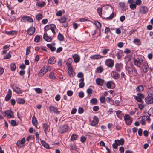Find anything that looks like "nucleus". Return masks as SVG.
Masks as SVG:
<instances>
[{"instance_id": "1", "label": "nucleus", "mask_w": 153, "mask_h": 153, "mask_svg": "<svg viewBox=\"0 0 153 153\" xmlns=\"http://www.w3.org/2000/svg\"><path fill=\"white\" fill-rule=\"evenodd\" d=\"M133 62L134 65L136 66L139 68H141L142 64L144 60L141 57L137 58L136 59L134 58Z\"/></svg>"}, {"instance_id": "2", "label": "nucleus", "mask_w": 153, "mask_h": 153, "mask_svg": "<svg viewBox=\"0 0 153 153\" xmlns=\"http://www.w3.org/2000/svg\"><path fill=\"white\" fill-rule=\"evenodd\" d=\"M124 143V140L123 138H121L120 140H116L114 143L112 144V147L114 149H116L119 145H123Z\"/></svg>"}, {"instance_id": "3", "label": "nucleus", "mask_w": 153, "mask_h": 153, "mask_svg": "<svg viewBox=\"0 0 153 153\" xmlns=\"http://www.w3.org/2000/svg\"><path fill=\"white\" fill-rule=\"evenodd\" d=\"M21 21L25 23H32L33 22V19L29 16H24L21 19Z\"/></svg>"}, {"instance_id": "4", "label": "nucleus", "mask_w": 153, "mask_h": 153, "mask_svg": "<svg viewBox=\"0 0 153 153\" xmlns=\"http://www.w3.org/2000/svg\"><path fill=\"white\" fill-rule=\"evenodd\" d=\"M126 70L128 71L129 74H132L134 75H136L137 74L136 69H134L131 67H128L126 68Z\"/></svg>"}, {"instance_id": "5", "label": "nucleus", "mask_w": 153, "mask_h": 153, "mask_svg": "<svg viewBox=\"0 0 153 153\" xmlns=\"http://www.w3.org/2000/svg\"><path fill=\"white\" fill-rule=\"evenodd\" d=\"M68 126L67 125H63L60 126L59 128L58 131L60 133H62L66 132L68 130Z\"/></svg>"}, {"instance_id": "6", "label": "nucleus", "mask_w": 153, "mask_h": 153, "mask_svg": "<svg viewBox=\"0 0 153 153\" xmlns=\"http://www.w3.org/2000/svg\"><path fill=\"white\" fill-rule=\"evenodd\" d=\"M105 63L108 67L112 68L114 66V61L111 59H108L105 61Z\"/></svg>"}, {"instance_id": "7", "label": "nucleus", "mask_w": 153, "mask_h": 153, "mask_svg": "<svg viewBox=\"0 0 153 153\" xmlns=\"http://www.w3.org/2000/svg\"><path fill=\"white\" fill-rule=\"evenodd\" d=\"M139 10L141 14H144L148 13L149 9L146 6H141L140 7Z\"/></svg>"}, {"instance_id": "8", "label": "nucleus", "mask_w": 153, "mask_h": 153, "mask_svg": "<svg viewBox=\"0 0 153 153\" xmlns=\"http://www.w3.org/2000/svg\"><path fill=\"white\" fill-rule=\"evenodd\" d=\"M11 87L13 91L17 94H22L23 92L20 88L16 86L14 87V85H12Z\"/></svg>"}, {"instance_id": "9", "label": "nucleus", "mask_w": 153, "mask_h": 153, "mask_svg": "<svg viewBox=\"0 0 153 153\" xmlns=\"http://www.w3.org/2000/svg\"><path fill=\"white\" fill-rule=\"evenodd\" d=\"M42 127L45 133L47 134L50 130L49 126L47 123H45L43 124Z\"/></svg>"}, {"instance_id": "10", "label": "nucleus", "mask_w": 153, "mask_h": 153, "mask_svg": "<svg viewBox=\"0 0 153 153\" xmlns=\"http://www.w3.org/2000/svg\"><path fill=\"white\" fill-rule=\"evenodd\" d=\"M6 115L9 118H13L14 115L13 114V112L11 110H7L4 111Z\"/></svg>"}, {"instance_id": "11", "label": "nucleus", "mask_w": 153, "mask_h": 153, "mask_svg": "<svg viewBox=\"0 0 153 153\" xmlns=\"http://www.w3.org/2000/svg\"><path fill=\"white\" fill-rule=\"evenodd\" d=\"M49 110L51 113H53L58 114L59 113V111L57 108L54 106H51L49 108Z\"/></svg>"}, {"instance_id": "12", "label": "nucleus", "mask_w": 153, "mask_h": 153, "mask_svg": "<svg viewBox=\"0 0 153 153\" xmlns=\"http://www.w3.org/2000/svg\"><path fill=\"white\" fill-rule=\"evenodd\" d=\"M145 101L147 104H152L153 103V98L152 96H149L145 98Z\"/></svg>"}, {"instance_id": "13", "label": "nucleus", "mask_w": 153, "mask_h": 153, "mask_svg": "<svg viewBox=\"0 0 153 153\" xmlns=\"http://www.w3.org/2000/svg\"><path fill=\"white\" fill-rule=\"evenodd\" d=\"M142 65H143V71L144 73L148 71V68H149L148 63L144 61Z\"/></svg>"}, {"instance_id": "14", "label": "nucleus", "mask_w": 153, "mask_h": 153, "mask_svg": "<svg viewBox=\"0 0 153 153\" xmlns=\"http://www.w3.org/2000/svg\"><path fill=\"white\" fill-rule=\"evenodd\" d=\"M12 95V92L11 90L9 89L5 98V100L6 101H9L11 98Z\"/></svg>"}, {"instance_id": "15", "label": "nucleus", "mask_w": 153, "mask_h": 153, "mask_svg": "<svg viewBox=\"0 0 153 153\" xmlns=\"http://www.w3.org/2000/svg\"><path fill=\"white\" fill-rule=\"evenodd\" d=\"M104 56L99 54H95L91 56L90 58L93 60L99 59L103 58Z\"/></svg>"}, {"instance_id": "16", "label": "nucleus", "mask_w": 153, "mask_h": 153, "mask_svg": "<svg viewBox=\"0 0 153 153\" xmlns=\"http://www.w3.org/2000/svg\"><path fill=\"white\" fill-rule=\"evenodd\" d=\"M116 56L118 59H120L122 58V56L123 54V51L121 50L118 49L117 50Z\"/></svg>"}, {"instance_id": "17", "label": "nucleus", "mask_w": 153, "mask_h": 153, "mask_svg": "<svg viewBox=\"0 0 153 153\" xmlns=\"http://www.w3.org/2000/svg\"><path fill=\"white\" fill-rule=\"evenodd\" d=\"M35 31V28L32 27L29 28L27 30V34L29 35H32L33 34Z\"/></svg>"}, {"instance_id": "18", "label": "nucleus", "mask_w": 153, "mask_h": 153, "mask_svg": "<svg viewBox=\"0 0 153 153\" xmlns=\"http://www.w3.org/2000/svg\"><path fill=\"white\" fill-rule=\"evenodd\" d=\"M47 72V70L44 67L40 71L38 74V76L40 77L43 76Z\"/></svg>"}, {"instance_id": "19", "label": "nucleus", "mask_w": 153, "mask_h": 153, "mask_svg": "<svg viewBox=\"0 0 153 153\" xmlns=\"http://www.w3.org/2000/svg\"><path fill=\"white\" fill-rule=\"evenodd\" d=\"M43 37L44 39L46 41L48 42H50L52 40V38L48 36L47 32H45L43 35Z\"/></svg>"}, {"instance_id": "20", "label": "nucleus", "mask_w": 153, "mask_h": 153, "mask_svg": "<svg viewBox=\"0 0 153 153\" xmlns=\"http://www.w3.org/2000/svg\"><path fill=\"white\" fill-rule=\"evenodd\" d=\"M115 68L117 71L120 72L123 68L122 64L121 63H116L115 65Z\"/></svg>"}, {"instance_id": "21", "label": "nucleus", "mask_w": 153, "mask_h": 153, "mask_svg": "<svg viewBox=\"0 0 153 153\" xmlns=\"http://www.w3.org/2000/svg\"><path fill=\"white\" fill-rule=\"evenodd\" d=\"M72 57L74 59V61L76 63H78L79 62L80 57L79 55L75 54L72 56Z\"/></svg>"}, {"instance_id": "22", "label": "nucleus", "mask_w": 153, "mask_h": 153, "mask_svg": "<svg viewBox=\"0 0 153 153\" xmlns=\"http://www.w3.org/2000/svg\"><path fill=\"white\" fill-rule=\"evenodd\" d=\"M98 121L99 120L98 117L97 116H94L93 118V120L92 121L91 123V125L93 126H95L98 123Z\"/></svg>"}, {"instance_id": "23", "label": "nucleus", "mask_w": 153, "mask_h": 153, "mask_svg": "<svg viewBox=\"0 0 153 153\" xmlns=\"http://www.w3.org/2000/svg\"><path fill=\"white\" fill-rule=\"evenodd\" d=\"M104 80L100 78H98L96 79L97 84L100 86H102L103 85Z\"/></svg>"}, {"instance_id": "24", "label": "nucleus", "mask_w": 153, "mask_h": 153, "mask_svg": "<svg viewBox=\"0 0 153 153\" xmlns=\"http://www.w3.org/2000/svg\"><path fill=\"white\" fill-rule=\"evenodd\" d=\"M25 138H22L21 141H18L16 144L19 147H22V146H21V144L23 145L25 143Z\"/></svg>"}, {"instance_id": "25", "label": "nucleus", "mask_w": 153, "mask_h": 153, "mask_svg": "<svg viewBox=\"0 0 153 153\" xmlns=\"http://www.w3.org/2000/svg\"><path fill=\"white\" fill-rule=\"evenodd\" d=\"M116 114L117 117L120 119H121L124 115L122 111L120 110H117V111L116 112Z\"/></svg>"}, {"instance_id": "26", "label": "nucleus", "mask_w": 153, "mask_h": 153, "mask_svg": "<svg viewBox=\"0 0 153 153\" xmlns=\"http://www.w3.org/2000/svg\"><path fill=\"white\" fill-rule=\"evenodd\" d=\"M56 62V60L54 56H52L50 58L48 61V63L51 64H54Z\"/></svg>"}, {"instance_id": "27", "label": "nucleus", "mask_w": 153, "mask_h": 153, "mask_svg": "<svg viewBox=\"0 0 153 153\" xmlns=\"http://www.w3.org/2000/svg\"><path fill=\"white\" fill-rule=\"evenodd\" d=\"M103 70L104 69L101 66H100L97 68L95 71L97 73H101L103 71Z\"/></svg>"}, {"instance_id": "28", "label": "nucleus", "mask_w": 153, "mask_h": 153, "mask_svg": "<svg viewBox=\"0 0 153 153\" xmlns=\"http://www.w3.org/2000/svg\"><path fill=\"white\" fill-rule=\"evenodd\" d=\"M46 5V3L43 1H42V3H40V2H37L36 4V5L38 7L42 8Z\"/></svg>"}, {"instance_id": "29", "label": "nucleus", "mask_w": 153, "mask_h": 153, "mask_svg": "<svg viewBox=\"0 0 153 153\" xmlns=\"http://www.w3.org/2000/svg\"><path fill=\"white\" fill-rule=\"evenodd\" d=\"M114 84V82L113 81H110L107 82L106 84V86L107 88H112V85Z\"/></svg>"}, {"instance_id": "30", "label": "nucleus", "mask_w": 153, "mask_h": 153, "mask_svg": "<svg viewBox=\"0 0 153 153\" xmlns=\"http://www.w3.org/2000/svg\"><path fill=\"white\" fill-rule=\"evenodd\" d=\"M144 90V87L143 86L140 85L137 86L136 88V90L137 91L141 92H142Z\"/></svg>"}, {"instance_id": "31", "label": "nucleus", "mask_w": 153, "mask_h": 153, "mask_svg": "<svg viewBox=\"0 0 153 153\" xmlns=\"http://www.w3.org/2000/svg\"><path fill=\"white\" fill-rule=\"evenodd\" d=\"M5 33L7 35H16L17 32L15 30L11 31H6L5 32Z\"/></svg>"}, {"instance_id": "32", "label": "nucleus", "mask_w": 153, "mask_h": 153, "mask_svg": "<svg viewBox=\"0 0 153 153\" xmlns=\"http://www.w3.org/2000/svg\"><path fill=\"white\" fill-rule=\"evenodd\" d=\"M47 46L48 47L52 52L55 51L56 50V48L52 46V45L50 44H48L47 45Z\"/></svg>"}, {"instance_id": "33", "label": "nucleus", "mask_w": 153, "mask_h": 153, "mask_svg": "<svg viewBox=\"0 0 153 153\" xmlns=\"http://www.w3.org/2000/svg\"><path fill=\"white\" fill-rule=\"evenodd\" d=\"M133 42L138 46H139L141 45V42L138 39H134V40Z\"/></svg>"}, {"instance_id": "34", "label": "nucleus", "mask_w": 153, "mask_h": 153, "mask_svg": "<svg viewBox=\"0 0 153 153\" xmlns=\"http://www.w3.org/2000/svg\"><path fill=\"white\" fill-rule=\"evenodd\" d=\"M131 56L130 55H126L124 58L125 62L127 63L131 60Z\"/></svg>"}, {"instance_id": "35", "label": "nucleus", "mask_w": 153, "mask_h": 153, "mask_svg": "<svg viewBox=\"0 0 153 153\" xmlns=\"http://www.w3.org/2000/svg\"><path fill=\"white\" fill-rule=\"evenodd\" d=\"M52 25L51 26L50 29L51 30L54 34H55L56 32L55 31V28H56V26L54 24H51Z\"/></svg>"}, {"instance_id": "36", "label": "nucleus", "mask_w": 153, "mask_h": 153, "mask_svg": "<svg viewBox=\"0 0 153 153\" xmlns=\"http://www.w3.org/2000/svg\"><path fill=\"white\" fill-rule=\"evenodd\" d=\"M32 124L37 128L36 126H37V121L35 117H33L32 118Z\"/></svg>"}, {"instance_id": "37", "label": "nucleus", "mask_w": 153, "mask_h": 153, "mask_svg": "<svg viewBox=\"0 0 153 153\" xmlns=\"http://www.w3.org/2000/svg\"><path fill=\"white\" fill-rule=\"evenodd\" d=\"M41 143L42 145L45 148L48 149L49 148V145L46 143L45 141L42 140L41 141Z\"/></svg>"}, {"instance_id": "38", "label": "nucleus", "mask_w": 153, "mask_h": 153, "mask_svg": "<svg viewBox=\"0 0 153 153\" xmlns=\"http://www.w3.org/2000/svg\"><path fill=\"white\" fill-rule=\"evenodd\" d=\"M120 74L117 72H115L112 77L115 79H117L120 77Z\"/></svg>"}, {"instance_id": "39", "label": "nucleus", "mask_w": 153, "mask_h": 153, "mask_svg": "<svg viewBox=\"0 0 153 153\" xmlns=\"http://www.w3.org/2000/svg\"><path fill=\"white\" fill-rule=\"evenodd\" d=\"M58 39L60 41H62L64 40V37L63 35L59 33L58 36Z\"/></svg>"}, {"instance_id": "40", "label": "nucleus", "mask_w": 153, "mask_h": 153, "mask_svg": "<svg viewBox=\"0 0 153 153\" xmlns=\"http://www.w3.org/2000/svg\"><path fill=\"white\" fill-rule=\"evenodd\" d=\"M17 103L19 104H24L25 102L24 100L22 98H18L16 100Z\"/></svg>"}, {"instance_id": "41", "label": "nucleus", "mask_w": 153, "mask_h": 153, "mask_svg": "<svg viewBox=\"0 0 153 153\" xmlns=\"http://www.w3.org/2000/svg\"><path fill=\"white\" fill-rule=\"evenodd\" d=\"M115 52V53H116V51L115 50H112L111 51L109 54V56L110 57H111L113 59H114L115 57V54L114 53V52Z\"/></svg>"}, {"instance_id": "42", "label": "nucleus", "mask_w": 153, "mask_h": 153, "mask_svg": "<svg viewBox=\"0 0 153 153\" xmlns=\"http://www.w3.org/2000/svg\"><path fill=\"white\" fill-rule=\"evenodd\" d=\"M66 18L65 17H61L60 19H58V20L61 23H64L66 20Z\"/></svg>"}, {"instance_id": "43", "label": "nucleus", "mask_w": 153, "mask_h": 153, "mask_svg": "<svg viewBox=\"0 0 153 153\" xmlns=\"http://www.w3.org/2000/svg\"><path fill=\"white\" fill-rule=\"evenodd\" d=\"M102 7H99L97 9V12L98 13L99 15L101 16L102 14Z\"/></svg>"}, {"instance_id": "44", "label": "nucleus", "mask_w": 153, "mask_h": 153, "mask_svg": "<svg viewBox=\"0 0 153 153\" xmlns=\"http://www.w3.org/2000/svg\"><path fill=\"white\" fill-rule=\"evenodd\" d=\"M73 62V60L72 58H69L67 62H66V65H67V66H71V64Z\"/></svg>"}, {"instance_id": "45", "label": "nucleus", "mask_w": 153, "mask_h": 153, "mask_svg": "<svg viewBox=\"0 0 153 153\" xmlns=\"http://www.w3.org/2000/svg\"><path fill=\"white\" fill-rule=\"evenodd\" d=\"M148 93L149 94L153 95V87H152L149 88L148 91Z\"/></svg>"}, {"instance_id": "46", "label": "nucleus", "mask_w": 153, "mask_h": 153, "mask_svg": "<svg viewBox=\"0 0 153 153\" xmlns=\"http://www.w3.org/2000/svg\"><path fill=\"white\" fill-rule=\"evenodd\" d=\"M49 77L50 79H55L56 78L55 76L54 73L53 72H51L49 74Z\"/></svg>"}, {"instance_id": "47", "label": "nucleus", "mask_w": 153, "mask_h": 153, "mask_svg": "<svg viewBox=\"0 0 153 153\" xmlns=\"http://www.w3.org/2000/svg\"><path fill=\"white\" fill-rule=\"evenodd\" d=\"M70 148L72 150H76L77 149V148L76 145L74 144H71L69 146Z\"/></svg>"}, {"instance_id": "48", "label": "nucleus", "mask_w": 153, "mask_h": 153, "mask_svg": "<svg viewBox=\"0 0 153 153\" xmlns=\"http://www.w3.org/2000/svg\"><path fill=\"white\" fill-rule=\"evenodd\" d=\"M90 102L94 105L96 104L97 102V100L95 98H93L90 100Z\"/></svg>"}, {"instance_id": "49", "label": "nucleus", "mask_w": 153, "mask_h": 153, "mask_svg": "<svg viewBox=\"0 0 153 153\" xmlns=\"http://www.w3.org/2000/svg\"><path fill=\"white\" fill-rule=\"evenodd\" d=\"M40 39V36L39 35H36L35 37L34 41L35 42H39Z\"/></svg>"}, {"instance_id": "50", "label": "nucleus", "mask_w": 153, "mask_h": 153, "mask_svg": "<svg viewBox=\"0 0 153 153\" xmlns=\"http://www.w3.org/2000/svg\"><path fill=\"white\" fill-rule=\"evenodd\" d=\"M105 98L104 96H102L100 98V101L102 103H105Z\"/></svg>"}, {"instance_id": "51", "label": "nucleus", "mask_w": 153, "mask_h": 153, "mask_svg": "<svg viewBox=\"0 0 153 153\" xmlns=\"http://www.w3.org/2000/svg\"><path fill=\"white\" fill-rule=\"evenodd\" d=\"M134 97L136 100L138 102H141L143 101L142 99L139 97H137V96H134Z\"/></svg>"}, {"instance_id": "52", "label": "nucleus", "mask_w": 153, "mask_h": 153, "mask_svg": "<svg viewBox=\"0 0 153 153\" xmlns=\"http://www.w3.org/2000/svg\"><path fill=\"white\" fill-rule=\"evenodd\" d=\"M10 66L11 70L12 71H14L15 70L16 68V66L15 64L12 63L11 64Z\"/></svg>"}, {"instance_id": "53", "label": "nucleus", "mask_w": 153, "mask_h": 153, "mask_svg": "<svg viewBox=\"0 0 153 153\" xmlns=\"http://www.w3.org/2000/svg\"><path fill=\"white\" fill-rule=\"evenodd\" d=\"M125 121V123L126 125H130L132 121V120L131 118Z\"/></svg>"}, {"instance_id": "54", "label": "nucleus", "mask_w": 153, "mask_h": 153, "mask_svg": "<svg viewBox=\"0 0 153 153\" xmlns=\"http://www.w3.org/2000/svg\"><path fill=\"white\" fill-rule=\"evenodd\" d=\"M35 91L38 94H40L42 93V90L39 88H37L34 89Z\"/></svg>"}, {"instance_id": "55", "label": "nucleus", "mask_w": 153, "mask_h": 153, "mask_svg": "<svg viewBox=\"0 0 153 153\" xmlns=\"http://www.w3.org/2000/svg\"><path fill=\"white\" fill-rule=\"evenodd\" d=\"M43 16L42 14H37L36 16V19L38 20H40L42 18Z\"/></svg>"}, {"instance_id": "56", "label": "nucleus", "mask_w": 153, "mask_h": 153, "mask_svg": "<svg viewBox=\"0 0 153 153\" xmlns=\"http://www.w3.org/2000/svg\"><path fill=\"white\" fill-rule=\"evenodd\" d=\"M51 25H52L51 24L48 25L45 27L44 29L45 32H46L48 30L50 29V27Z\"/></svg>"}, {"instance_id": "57", "label": "nucleus", "mask_w": 153, "mask_h": 153, "mask_svg": "<svg viewBox=\"0 0 153 153\" xmlns=\"http://www.w3.org/2000/svg\"><path fill=\"white\" fill-rule=\"evenodd\" d=\"M95 24L96 26L97 29L100 28L101 24L100 22L98 21H95Z\"/></svg>"}, {"instance_id": "58", "label": "nucleus", "mask_w": 153, "mask_h": 153, "mask_svg": "<svg viewBox=\"0 0 153 153\" xmlns=\"http://www.w3.org/2000/svg\"><path fill=\"white\" fill-rule=\"evenodd\" d=\"M68 74L71 77H73L75 76V73L73 70L71 71H68Z\"/></svg>"}, {"instance_id": "59", "label": "nucleus", "mask_w": 153, "mask_h": 153, "mask_svg": "<svg viewBox=\"0 0 153 153\" xmlns=\"http://www.w3.org/2000/svg\"><path fill=\"white\" fill-rule=\"evenodd\" d=\"M77 137V135L76 134H74L71 135V139L73 141L75 140Z\"/></svg>"}, {"instance_id": "60", "label": "nucleus", "mask_w": 153, "mask_h": 153, "mask_svg": "<svg viewBox=\"0 0 153 153\" xmlns=\"http://www.w3.org/2000/svg\"><path fill=\"white\" fill-rule=\"evenodd\" d=\"M109 51V49H104L102 50V53L103 55H106L108 52Z\"/></svg>"}, {"instance_id": "61", "label": "nucleus", "mask_w": 153, "mask_h": 153, "mask_svg": "<svg viewBox=\"0 0 153 153\" xmlns=\"http://www.w3.org/2000/svg\"><path fill=\"white\" fill-rule=\"evenodd\" d=\"M130 7L131 9L132 10H134L136 9V5L135 4H130L129 6Z\"/></svg>"}, {"instance_id": "62", "label": "nucleus", "mask_w": 153, "mask_h": 153, "mask_svg": "<svg viewBox=\"0 0 153 153\" xmlns=\"http://www.w3.org/2000/svg\"><path fill=\"white\" fill-rule=\"evenodd\" d=\"M137 96L140 98L142 99H143L144 98V96L141 93H139L137 94Z\"/></svg>"}, {"instance_id": "63", "label": "nucleus", "mask_w": 153, "mask_h": 153, "mask_svg": "<svg viewBox=\"0 0 153 153\" xmlns=\"http://www.w3.org/2000/svg\"><path fill=\"white\" fill-rule=\"evenodd\" d=\"M11 57V55L9 53L6 54L4 57V59H7L10 58Z\"/></svg>"}, {"instance_id": "64", "label": "nucleus", "mask_w": 153, "mask_h": 153, "mask_svg": "<svg viewBox=\"0 0 153 153\" xmlns=\"http://www.w3.org/2000/svg\"><path fill=\"white\" fill-rule=\"evenodd\" d=\"M130 116L128 114H126L124 117V120L125 121L131 119Z\"/></svg>"}]
</instances>
